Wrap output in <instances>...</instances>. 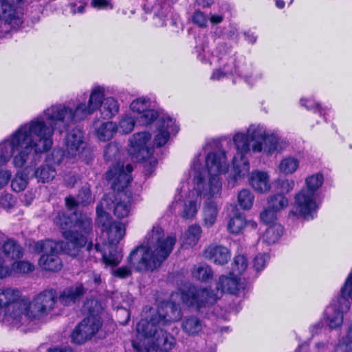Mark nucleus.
Segmentation results:
<instances>
[{
	"label": "nucleus",
	"mask_w": 352,
	"mask_h": 352,
	"mask_svg": "<svg viewBox=\"0 0 352 352\" xmlns=\"http://www.w3.org/2000/svg\"><path fill=\"white\" fill-rule=\"evenodd\" d=\"M52 130L41 120H32L21 126L8 138L0 143V166L10 161L13 154V164L18 168L23 167L30 155L48 151L52 146Z\"/></svg>",
	"instance_id": "nucleus-1"
},
{
	"label": "nucleus",
	"mask_w": 352,
	"mask_h": 352,
	"mask_svg": "<svg viewBox=\"0 0 352 352\" xmlns=\"http://www.w3.org/2000/svg\"><path fill=\"white\" fill-rule=\"evenodd\" d=\"M58 296L54 289H46L30 300L18 287H0V319L6 317L19 322L47 315L55 308Z\"/></svg>",
	"instance_id": "nucleus-2"
},
{
	"label": "nucleus",
	"mask_w": 352,
	"mask_h": 352,
	"mask_svg": "<svg viewBox=\"0 0 352 352\" xmlns=\"http://www.w3.org/2000/svg\"><path fill=\"white\" fill-rule=\"evenodd\" d=\"M176 242L174 236L164 238L160 227H153L143 244L134 248L127 258L128 263L136 271H153L168 258Z\"/></svg>",
	"instance_id": "nucleus-3"
},
{
	"label": "nucleus",
	"mask_w": 352,
	"mask_h": 352,
	"mask_svg": "<svg viewBox=\"0 0 352 352\" xmlns=\"http://www.w3.org/2000/svg\"><path fill=\"white\" fill-rule=\"evenodd\" d=\"M104 89L96 87L90 94L87 105L81 102L74 109L65 104L52 105L44 111L47 120L42 116H38L34 120H41L45 126L52 129V134L56 129L62 133L70 124L85 119L100 108L104 99Z\"/></svg>",
	"instance_id": "nucleus-4"
},
{
	"label": "nucleus",
	"mask_w": 352,
	"mask_h": 352,
	"mask_svg": "<svg viewBox=\"0 0 352 352\" xmlns=\"http://www.w3.org/2000/svg\"><path fill=\"white\" fill-rule=\"evenodd\" d=\"M178 292L172 293L171 298L179 296L183 303L203 313L206 308L214 304L223 294L237 295L240 287H178Z\"/></svg>",
	"instance_id": "nucleus-5"
},
{
	"label": "nucleus",
	"mask_w": 352,
	"mask_h": 352,
	"mask_svg": "<svg viewBox=\"0 0 352 352\" xmlns=\"http://www.w3.org/2000/svg\"><path fill=\"white\" fill-rule=\"evenodd\" d=\"M323 182V175L320 173L306 177L304 187L295 196L294 210L290 214L300 216L306 220L314 219L319 207L318 190Z\"/></svg>",
	"instance_id": "nucleus-6"
},
{
	"label": "nucleus",
	"mask_w": 352,
	"mask_h": 352,
	"mask_svg": "<svg viewBox=\"0 0 352 352\" xmlns=\"http://www.w3.org/2000/svg\"><path fill=\"white\" fill-rule=\"evenodd\" d=\"M54 223L63 231L64 237L68 241V245L75 248H83L87 243L88 234L92 230L91 219L80 214L78 217L74 213L70 217L64 211L58 212L54 218ZM78 250H76L78 252Z\"/></svg>",
	"instance_id": "nucleus-7"
},
{
	"label": "nucleus",
	"mask_w": 352,
	"mask_h": 352,
	"mask_svg": "<svg viewBox=\"0 0 352 352\" xmlns=\"http://www.w3.org/2000/svg\"><path fill=\"white\" fill-rule=\"evenodd\" d=\"M286 146L285 140L273 133H268L264 126L252 124L248 129L245 140H243V153L252 150L272 154L283 151Z\"/></svg>",
	"instance_id": "nucleus-8"
},
{
	"label": "nucleus",
	"mask_w": 352,
	"mask_h": 352,
	"mask_svg": "<svg viewBox=\"0 0 352 352\" xmlns=\"http://www.w3.org/2000/svg\"><path fill=\"white\" fill-rule=\"evenodd\" d=\"M160 318V316L155 313L150 320L142 319L137 324L136 330L140 336L154 339L156 352H170L176 343L175 339L161 328L163 325Z\"/></svg>",
	"instance_id": "nucleus-9"
},
{
	"label": "nucleus",
	"mask_w": 352,
	"mask_h": 352,
	"mask_svg": "<svg viewBox=\"0 0 352 352\" xmlns=\"http://www.w3.org/2000/svg\"><path fill=\"white\" fill-rule=\"evenodd\" d=\"M116 199L113 194H106L96 207L97 223L102 227V232L107 233L109 243H118L125 235L124 224L113 221L106 211L111 210L112 203Z\"/></svg>",
	"instance_id": "nucleus-10"
},
{
	"label": "nucleus",
	"mask_w": 352,
	"mask_h": 352,
	"mask_svg": "<svg viewBox=\"0 0 352 352\" xmlns=\"http://www.w3.org/2000/svg\"><path fill=\"white\" fill-rule=\"evenodd\" d=\"M64 150H54L52 158L54 163L60 164L63 160L70 161L82 154L85 151L86 143L84 141V133L79 128L69 131L64 140Z\"/></svg>",
	"instance_id": "nucleus-11"
},
{
	"label": "nucleus",
	"mask_w": 352,
	"mask_h": 352,
	"mask_svg": "<svg viewBox=\"0 0 352 352\" xmlns=\"http://www.w3.org/2000/svg\"><path fill=\"white\" fill-rule=\"evenodd\" d=\"M226 153L222 152H211L209 153L206 157V164L210 175L208 187V192L204 194L214 196L219 194L221 190V182L219 177V174L225 173L228 166L226 162Z\"/></svg>",
	"instance_id": "nucleus-12"
},
{
	"label": "nucleus",
	"mask_w": 352,
	"mask_h": 352,
	"mask_svg": "<svg viewBox=\"0 0 352 352\" xmlns=\"http://www.w3.org/2000/svg\"><path fill=\"white\" fill-rule=\"evenodd\" d=\"M35 252L42 253L38 263L45 270L58 272L61 270L62 261L57 254L56 244L52 240L38 241L34 246Z\"/></svg>",
	"instance_id": "nucleus-13"
},
{
	"label": "nucleus",
	"mask_w": 352,
	"mask_h": 352,
	"mask_svg": "<svg viewBox=\"0 0 352 352\" xmlns=\"http://www.w3.org/2000/svg\"><path fill=\"white\" fill-rule=\"evenodd\" d=\"M109 244L108 250L102 252L98 243L94 245L92 241L87 243L85 251L88 254V259L96 262L100 256L106 265L112 267L118 265L122 258V254L118 250L116 246L118 243H109Z\"/></svg>",
	"instance_id": "nucleus-14"
},
{
	"label": "nucleus",
	"mask_w": 352,
	"mask_h": 352,
	"mask_svg": "<svg viewBox=\"0 0 352 352\" xmlns=\"http://www.w3.org/2000/svg\"><path fill=\"white\" fill-rule=\"evenodd\" d=\"M101 318L97 316L85 318L73 331L71 338L74 343L80 344L94 336L101 328Z\"/></svg>",
	"instance_id": "nucleus-15"
},
{
	"label": "nucleus",
	"mask_w": 352,
	"mask_h": 352,
	"mask_svg": "<svg viewBox=\"0 0 352 352\" xmlns=\"http://www.w3.org/2000/svg\"><path fill=\"white\" fill-rule=\"evenodd\" d=\"M350 309V303L343 297H337L325 310V320L328 327L336 329L342 326L344 314Z\"/></svg>",
	"instance_id": "nucleus-16"
},
{
	"label": "nucleus",
	"mask_w": 352,
	"mask_h": 352,
	"mask_svg": "<svg viewBox=\"0 0 352 352\" xmlns=\"http://www.w3.org/2000/svg\"><path fill=\"white\" fill-rule=\"evenodd\" d=\"M151 138V134L146 131L133 135V138L130 140L131 147L129 149V153L133 160L144 161L153 154V148L146 146V144Z\"/></svg>",
	"instance_id": "nucleus-17"
},
{
	"label": "nucleus",
	"mask_w": 352,
	"mask_h": 352,
	"mask_svg": "<svg viewBox=\"0 0 352 352\" xmlns=\"http://www.w3.org/2000/svg\"><path fill=\"white\" fill-rule=\"evenodd\" d=\"M193 180L194 182L197 184V190L199 191L198 195L208 197V199L204 206V223L206 226L208 228L212 227L216 222L217 217L218 214V208L217 204L210 199L217 197L220 195V192L214 196H212L208 194L205 195L204 193L208 192L209 188H204L203 190L200 189V184L203 181V177L200 174L195 175Z\"/></svg>",
	"instance_id": "nucleus-18"
},
{
	"label": "nucleus",
	"mask_w": 352,
	"mask_h": 352,
	"mask_svg": "<svg viewBox=\"0 0 352 352\" xmlns=\"http://www.w3.org/2000/svg\"><path fill=\"white\" fill-rule=\"evenodd\" d=\"M133 168L131 164H127L125 167H114L111 168L107 173V179L108 180L113 179L111 188L113 191H117L120 194L131 182L132 177L131 173Z\"/></svg>",
	"instance_id": "nucleus-19"
},
{
	"label": "nucleus",
	"mask_w": 352,
	"mask_h": 352,
	"mask_svg": "<svg viewBox=\"0 0 352 352\" xmlns=\"http://www.w3.org/2000/svg\"><path fill=\"white\" fill-rule=\"evenodd\" d=\"M150 104L149 99L140 98L133 100L130 105L131 111L138 113L137 120L142 125H148L159 117L156 110L149 108Z\"/></svg>",
	"instance_id": "nucleus-20"
},
{
	"label": "nucleus",
	"mask_w": 352,
	"mask_h": 352,
	"mask_svg": "<svg viewBox=\"0 0 352 352\" xmlns=\"http://www.w3.org/2000/svg\"><path fill=\"white\" fill-rule=\"evenodd\" d=\"M21 0H1L0 20H3L12 27L16 28L23 23V19L16 10V5Z\"/></svg>",
	"instance_id": "nucleus-21"
},
{
	"label": "nucleus",
	"mask_w": 352,
	"mask_h": 352,
	"mask_svg": "<svg viewBox=\"0 0 352 352\" xmlns=\"http://www.w3.org/2000/svg\"><path fill=\"white\" fill-rule=\"evenodd\" d=\"M179 128L175 125L173 120L168 116H162L160 118L158 133L154 138V144L157 147L165 145L171 133H177Z\"/></svg>",
	"instance_id": "nucleus-22"
},
{
	"label": "nucleus",
	"mask_w": 352,
	"mask_h": 352,
	"mask_svg": "<svg viewBox=\"0 0 352 352\" xmlns=\"http://www.w3.org/2000/svg\"><path fill=\"white\" fill-rule=\"evenodd\" d=\"M233 144L236 150V155L232 158V175L228 178V185L231 187L235 186L238 179L241 178L242 163V133H237L233 138Z\"/></svg>",
	"instance_id": "nucleus-23"
},
{
	"label": "nucleus",
	"mask_w": 352,
	"mask_h": 352,
	"mask_svg": "<svg viewBox=\"0 0 352 352\" xmlns=\"http://www.w3.org/2000/svg\"><path fill=\"white\" fill-rule=\"evenodd\" d=\"M156 300L160 303H164L166 314L161 313L160 311L156 313L160 316V320L163 326L168 322H177L181 319L182 313L179 304L172 300L165 302L164 299H160L158 297L156 298Z\"/></svg>",
	"instance_id": "nucleus-24"
},
{
	"label": "nucleus",
	"mask_w": 352,
	"mask_h": 352,
	"mask_svg": "<svg viewBox=\"0 0 352 352\" xmlns=\"http://www.w3.org/2000/svg\"><path fill=\"white\" fill-rule=\"evenodd\" d=\"M204 256L214 264L223 265L230 258L228 249L223 245H210L204 252Z\"/></svg>",
	"instance_id": "nucleus-25"
},
{
	"label": "nucleus",
	"mask_w": 352,
	"mask_h": 352,
	"mask_svg": "<svg viewBox=\"0 0 352 352\" xmlns=\"http://www.w3.org/2000/svg\"><path fill=\"white\" fill-rule=\"evenodd\" d=\"M248 183L258 192L264 193L270 190V176L267 172L254 170L248 176Z\"/></svg>",
	"instance_id": "nucleus-26"
},
{
	"label": "nucleus",
	"mask_w": 352,
	"mask_h": 352,
	"mask_svg": "<svg viewBox=\"0 0 352 352\" xmlns=\"http://www.w3.org/2000/svg\"><path fill=\"white\" fill-rule=\"evenodd\" d=\"M86 293L85 287H65L59 293L58 301L64 306L79 302Z\"/></svg>",
	"instance_id": "nucleus-27"
},
{
	"label": "nucleus",
	"mask_w": 352,
	"mask_h": 352,
	"mask_svg": "<svg viewBox=\"0 0 352 352\" xmlns=\"http://www.w3.org/2000/svg\"><path fill=\"white\" fill-rule=\"evenodd\" d=\"M116 200L111 205L114 215L119 219L126 217L129 215L131 206L129 199L126 198L125 195L113 193Z\"/></svg>",
	"instance_id": "nucleus-28"
},
{
	"label": "nucleus",
	"mask_w": 352,
	"mask_h": 352,
	"mask_svg": "<svg viewBox=\"0 0 352 352\" xmlns=\"http://www.w3.org/2000/svg\"><path fill=\"white\" fill-rule=\"evenodd\" d=\"M182 329L184 333L190 336L198 335L203 329L201 320L197 316H189L184 318Z\"/></svg>",
	"instance_id": "nucleus-29"
},
{
	"label": "nucleus",
	"mask_w": 352,
	"mask_h": 352,
	"mask_svg": "<svg viewBox=\"0 0 352 352\" xmlns=\"http://www.w3.org/2000/svg\"><path fill=\"white\" fill-rule=\"evenodd\" d=\"M144 6L148 9L151 8L155 15L161 20L164 19L171 10L170 3L162 0H149Z\"/></svg>",
	"instance_id": "nucleus-30"
},
{
	"label": "nucleus",
	"mask_w": 352,
	"mask_h": 352,
	"mask_svg": "<svg viewBox=\"0 0 352 352\" xmlns=\"http://www.w3.org/2000/svg\"><path fill=\"white\" fill-rule=\"evenodd\" d=\"M2 250L5 256L11 259H17L23 256V249L20 244L14 239H8L2 245Z\"/></svg>",
	"instance_id": "nucleus-31"
},
{
	"label": "nucleus",
	"mask_w": 352,
	"mask_h": 352,
	"mask_svg": "<svg viewBox=\"0 0 352 352\" xmlns=\"http://www.w3.org/2000/svg\"><path fill=\"white\" fill-rule=\"evenodd\" d=\"M230 218L228 223V231L234 234H237L242 230L241 213L236 205H231Z\"/></svg>",
	"instance_id": "nucleus-32"
},
{
	"label": "nucleus",
	"mask_w": 352,
	"mask_h": 352,
	"mask_svg": "<svg viewBox=\"0 0 352 352\" xmlns=\"http://www.w3.org/2000/svg\"><path fill=\"white\" fill-rule=\"evenodd\" d=\"M99 111L104 119H109L118 113L119 104L113 98L108 97L104 99Z\"/></svg>",
	"instance_id": "nucleus-33"
},
{
	"label": "nucleus",
	"mask_w": 352,
	"mask_h": 352,
	"mask_svg": "<svg viewBox=\"0 0 352 352\" xmlns=\"http://www.w3.org/2000/svg\"><path fill=\"white\" fill-rule=\"evenodd\" d=\"M55 168L50 164H42L35 169L33 175L38 182L45 183L52 181L56 176Z\"/></svg>",
	"instance_id": "nucleus-34"
},
{
	"label": "nucleus",
	"mask_w": 352,
	"mask_h": 352,
	"mask_svg": "<svg viewBox=\"0 0 352 352\" xmlns=\"http://www.w3.org/2000/svg\"><path fill=\"white\" fill-rule=\"evenodd\" d=\"M117 126L111 121L104 122L96 129V134L98 138L102 142L109 140L116 132Z\"/></svg>",
	"instance_id": "nucleus-35"
},
{
	"label": "nucleus",
	"mask_w": 352,
	"mask_h": 352,
	"mask_svg": "<svg viewBox=\"0 0 352 352\" xmlns=\"http://www.w3.org/2000/svg\"><path fill=\"white\" fill-rule=\"evenodd\" d=\"M283 232V228L280 224L271 225L263 236V242L268 245L274 244L280 238Z\"/></svg>",
	"instance_id": "nucleus-36"
},
{
	"label": "nucleus",
	"mask_w": 352,
	"mask_h": 352,
	"mask_svg": "<svg viewBox=\"0 0 352 352\" xmlns=\"http://www.w3.org/2000/svg\"><path fill=\"white\" fill-rule=\"evenodd\" d=\"M192 276L201 282H208L212 279L213 271L209 265L203 264L193 269Z\"/></svg>",
	"instance_id": "nucleus-37"
},
{
	"label": "nucleus",
	"mask_w": 352,
	"mask_h": 352,
	"mask_svg": "<svg viewBox=\"0 0 352 352\" xmlns=\"http://www.w3.org/2000/svg\"><path fill=\"white\" fill-rule=\"evenodd\" d=\"M108 297L111 298L113 302V306H115L118 311H120L119 314H123L126 316V319L124 321L120 322L121 324L126 325L130 319V313L129 310L122 309L121 305V300L124 301L122 293H118L117 291L111 292L110 294H108Z\"/></svg>",
	"instance_id": "nucleus-38"
},
{
	"label": "nucleus",
	"mask_w": 352,
	"mask_h": 352,
	"mask_svg": "<svg viewBox=\"0 0 352 352\" xmlns=\"http://www.w3.org/2000/svg\"><path fill=\"white\" fill-rule=\"evenodd\" d=\"M82 308L85 311L87 312L88 316H100L99 315L103 309L100 301L97 298H87L83 303Z\"/></svg>",
	"instance_id": "nucleus-39"
},
{
	"label": "nucleus",
	"mask_w": 352,
	"mask_h": 352,
	"mask_svg": "<svg viewBox=\"0 0 352 352\" xmlns=\"http://www.w3.org/2000/svg\"><path fill=\"white\" fill-rule=\"evenodd\" d=\"M299 166V161L294 157H287L283 158L278 166L281 173L285 175H291L295 173Z\"/></svg>",
	"instance_id": "nucleus-40"
},
{
	"label": "nucleus",
	"mask_w": 352,
	"mask_h": 352,
	"mask_svg": "<svg viewBox=\"0 0 352 352\" xmlns=\"http://www.w3.org/2000/svg\"><path fill=\"white\" fill-rule=\"evenodd\" d=\"M288 205L287 199L282 194H275L267 199V206L277 212L284 209Z\"/></svg>",
	"instance_id": "nucleus-41"
},
{
	"label": "nucleus",
	"mask_w": 352,
	"mask_h": 352,
	"mask_svg": "<svg viewBox=\"0 0 352 352\" xmlns=\"http://www.w3.org/2000/svg\"><path fill=\"white\" fill-rule=\"evenodd\" d=\"M28 183V175L25 170L18 173L11 182L12 189L15 192L25 190Z\"/></svg>",
	"instance_id": "nucleus-42"
},
{
	"label": "nucleus",
	"mask_w": 352,
	"mask_h": 352,
	"mask_svg": "<svg viewBox=\"0 0 352 352\" xmlns=\"http://www.w3.org/2000/svg\"><path fill=\"white\" fill-rule=\"evenodd\" d=\"M201 233V229L199 226H190L185 233L186 243L190 246L195 245L199 240Z\"/></svg>",
	"instance_id": "nucleus-43"
},
{
	"label": "nucleus",
	"mask_w": 352,
	"mask_h": 352,
	"mask_svg": "<svg viewBox=\"0 0 352 352\" xmlns=\"http://www.w3.org/2000/svg\"><path fill=\"white\" fill-rule=\"evenodd\" d=\"M335 352H352V324L349 326L346 336L336 346Z\"/></svg>",
	"instance_id": "nucleus-44"
},
{
	"label": "nucleus",
	"mask_w": 352,
	"mask_h": 352,
	"mask_svg": "<svg viewBox=\"0 0 352 352\" xmlns=\"http://www.w3.org/2000/svg\"><path fill=\"white\" fill-rule=\"evenodd\" d=\"M260 218L266 225L277 224L275 223L277 218V212L272 208H270L269 206L261 213Z\"/></svg>",
	"instance_id": "nucleus-45"
},
{
	"label": "nucleus",
	"mask_w": 352,
	"mask_h": 352,
	"mask_svg": "<svg viewBox=\"0 0 352 352\" xmlns=\"http://www.w3.org/2000/svg\"><path fill=\"white\" fill-rule=\"evenodd\" d=\"M135 125L134 119L131 117H124L122 118L119 122V126H117L116 131L120 133L128 134L131 132Z\"/></svg>",
	"instance_id": "nucleus-46"
},
{
	"label": "nucleus",
	"mask_w": 352,
	"mask_h": 352,
	"mask_svg": "<svg viewBox=\"0 0 352 352\" xmlns=\"http://www.w3.org/2000/svg\"><path fill=\"white\" fill-rule=\"evenodd\" d=\"M198 201L197 200H190L185 204L182 217L184 219L192 218L197 212Z\"/></svg>",
	"instance_id": "nucleus-47"
},
{
	"label": "nucleus",
	"mask_w": 352,
	"mask_h": 352,
	"mask_svg": "<svg viewBox=\"0 0 352 352\" xmlns=\"http://www.w3.org/2000/svg\"><path fill=\"white\" fill-rule=\"evenodd\" d=\"M268 258V255L265 254H258L254 257L252 263L253 268L255 270L256 273L254 276V278H255L257 276V274L259 272H261L265 267Z\"/></svg>",
	"instance_id": "nucleus-48"
},
{
	"label": "nucleus",
	"mask_w": 352,
	"mask_h": 352,
	"mask_svg": "<svg viewBox=\"0 0 352 352\" xmlns=\"http://www.w3.org/2000/svg\"><path fill=\"white\" fill-rule=\"evenodd\" d=\"M77 199L83 206H88L92 201V197L90 188L87 186H83L79 191Z\"/></svg>",
	"instance_id": "nucleus-49"
},
{
	"label": "nucleus",
	"mask_w": 352,
	"mask_h": 352,
	"mask_svg": "<svg viewBox=\"0 0 352 352\" xmlns=\"http://www.w3.org/2000/svg\"><path fill=\"white\" fill-rule=\"evenodd\" d=\"M230 283L234 286L239 285L237 278L234 276V272H231L229 276L221 275L219 278V286L230 285Z\"/></svg>",
	"instance_id": "nucleus-50"
},
{
	"label": "nucleus",
	"mask_w": 352,
	"mask_h": 352,
	"mask_svg": "<svg viewBox=\"0 0 352 352\" xmlns=\"http://www.w3.org/2000/svg\"><path fill=\"white\" fill-rule=\"evenodd\" d=\"M118 153V147L116 144H108L104 150V156L107 160H111L115 158Z\"/></svg>",
	"instance_id": "nucleus-51"
},
{
	"label": "nucleus",
	"mask_w": 352,
	"mask_h": 352,
	"mask_svg": "<svg viewBox=\"0 0 352 352\" xmlns=\"http://www.w3.org/2000/svg\"><path fill=\"white\" fill-rule=\"evenodd\" d=\"M34 265L25 261H21L15 263L14 270L16 272L28 273L34 270Z\"/></svg>",
	"instance_id": "nucleus-52"
},
{
	"label": "nucleus",
	"mask_w": 352,
	"mask_h": 352,
	"mask_svg": "<svg viewBox=\"0 0 352 352\" xmlns=\"http://www.w3.org/2000/svg\"><path fill=\"white\" fill-rule=\"evenodd\" d=\"M192 20L195 24L201 28L206 27L208 21L206 15L200 10H197L194 12Z\"/></svg>",
	"instance_id": "nucleus-53"
},
{
	"label": "nucleus",
	"mask_w": 352,
	"mask_h": 352,
	"mask_svg": "<svg viewBox=\"0 0 352 352\" xmlns=\"http://www.w3.org/2000/svg\"><path fill=\"white\" fill-rule=\"evenodd\" d=\"M168 283L175 286H187L184 282V277L179 273H171L168 276Z\"/></svg>",
	"instance_id": "nucleus-54"
},
{
	"label": "nucleus",
	"mask_w": 352,
	"mask_h": 352,
	"mask_svg": "<svg viewBox=\"0 0 352 352\" xmlns=\"http://www.w3.org/2000/svg\"><path fill=\"white\" fill-rule=\"evenodd\" d=\"M278 188L283 192H289L293 190L295 182L292 179H283L277 182Z\"/></svg>",
	"instance_id": "nucleus-55"
},
{
	"label": "nucleus",
	"mask_w": 352,
	"mask_h": 352,
	"mask_svg": "<svg viewBox=\"0 0 352 352\" xmlns=\"http://www.w3.org/2000/svg\"><path fill=\"white\" fill-rule=\"evenodd\" d=\"M112 273L113 275L116 277L119 278H125L131 276V271L127 266H122L116 270H113Z\"/></svg>",
	"instance_id": "nucleus-56"
},
{
	"label": "nucleus",
	"mask_w": 352,
	"mask_h": 352,
	"mask_svg": "<svg viewBox=\"0 0 352 352\" xmlns=\"http://www.w3.org/2000/svg\"><path fill=\"white\" fill-rule=\"evenodd\" d=\"M254 200V196L249 191L243 190V210L251 208Z\"/></svg>",
	"instance_id": "nucleus-57"
},
{
	"label": "nucleus",
	"mask_w": 352,
	"mask_h": 352,
	"mask_svg": "<svg viewBox=\"0 0 352 352\" xmlns=\"http://www.w3.org/2000/svg\"><path fill=\"white\" fill-rule=\"evenodd\" d=\"M300 104L308 110H318L320 112L321 111L320 105L313 100L302 98L300 100Z\"/></svg>",
	"instance_id": "nucleus-58"
},
{
	"label": "nucleus",
	"mask_w": 352,
	"mask_h": 352,
	"mask_svg": "<svg viewBox=\"0 0 352 352\" xmlns=\"http://www.w3.org/2000/svg\"><path fill=\"white\" fill-rule=\"evenodd\" d=\"M12 173L8 170H0V189L5 187L11 179Z\"/></svg>",
	"instance_id": "nucleus-59"
},
{
	"label": "nucleus",
	"mask_w": 352,
	"mask_h": 352,
	"mask_svg": "<svg viewBox=\"0 0 352 352\" xmlns=\"http://www.w3.org/2000/svg\"><path fill=\"white\" fill-rule=\"evenodd\" d=\"M65 200L66 207L70 210H76L78 205L80 204L78 199H76L74 197H67Z\"/></svg>",
	"instance_id": "nucleus-60"
},
{
	"label": "nucleus",
	"mask_w": 352,
	"mask_h": 352,
	"mask_svg": "<svg viewBox=\"0 0 352 352\" xmlns=\"http://www.w3.org/2000/svg\"><path fill=\"white\" fill-rule=\"evenodd\" d=\"M87 276L89 278V284H94L98 285L102 283V279L100 274L96 273L95 272H89L87 274Z\"/></svg>",
	"instance_id": "nucleus-61"
},
{
	"label": "nucleus",
	"mask_w": 352,
	"mask_h": 352,
	"mask_svg": "<svg viewBox=\"0 0 352 352\" xmlns=\"http://www.w3.org/2000/svg\"><path fill=\"white\" fill-rule=\"evenodd\" d=\"M3 262L2 257H0V279L6 278L10 273V268L4 265Z\"/></svg>",
	"instance_id": "nucleus-62"
},
{
	"label": "nucleus",
	"mask_w": 352,
	"mask_h": 352,
	"mask_svg": "<svg viewBox=\"0 0 352 352\" xmlns=\"http://www.w3.org/2000/svg\"><path fill=\"white\" fill-rule=\"evenodd\" d=\"M338 297H343L349 302V300H352V287H342L341 294Z\"/></svg>",
	"instance_id": "nucleus-63"
},
{
	"label": "nucleus",
	"mask_w": 352,
	"mask_h": 352,
	"mask_svg": "<svg viewBox=\"0 0 352 352\" xmlns=\"http://www.w3.org/2000/svg\"><path fill=\"white\" fill-rule=\"evenodd\" d=\"M257 223L253 220H247L243 219V231L254 230L256 231Z\"/></svg>",
	"instance_id": "nucleus-64"
}]
</instances>
